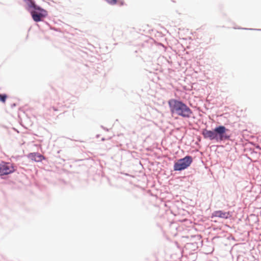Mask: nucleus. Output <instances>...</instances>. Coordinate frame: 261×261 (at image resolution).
<instances>
[{"instance_id":"3","label":"nucleus","mask_w":261,"mask_h":261,"mask_svg":"<svg viewBox=\"0 0 261 261\" xmlns=\"http://www.w3.org/2000/svg\"><path fill=\"white\" fill-rule=\"evenodd\" d=\"M228 129L224 126H219L215 128V132L216 135V140L217 141H222L224 140H228L230 136L226 134V132Z\"/></svg>"},{"instance_id":"1","label":"nucleus","mask_w":261,"mask_h":261,"mask_svg":"<svg viewBox=\"0 0 261 261\" xmlns=\"http://www.w3.org/2000/svg\"><path fill=\"white\" fill-rule=\"evenodd\" d=\"M170 112L184 118H189L193 114L192 111L184 102L174 99L168 101Z\"/></svg>"},{"instance_id":"4","label":"nucleus","mask_w":261,"mask_h":261,"mask_svg":"<svg viewBox=\"0 0 261 261\" xmlns=\"http://www.w3.org/2000/svg\"><path fill=\"white\" fill-rule=\"evenodd\" d=\"M15 170L12 164L4 162L0 163V176L11 174Z\"/></svg>"},{"instance_id":"11","label":"nucleus","mask_w":261,"mask_h":261,"mask_svg":"<svg viewBox=\"0 0 261 261\" xmlns=\"http://www.w3.org/2000/svg\"><path fill=\"white\" fill-rule=\"evenodd\" d=\"M7 98V95L6 94H0V101L2 102L3 103H5Z\"/></svg>"},{"instance_id":"2","label":"nucleus","mask_w":261,"mask_h":261,"mask_svg":"<svg viewBox=\"0 0 261 261\" xmlns=\"http://www.w3.org/2000/svg\"><path fill=\"white\" fill-rule=\"evenodd\" d=\"M192 162V158L190 156H186L183 159L178 160L174 165V171H181L188 168Z\"/></svg>"},{"instance_id":"10","label":"nucleus","mask_w":261,"mask_h":261,"mask_svg":"<svg viewBox=\"0 0 261 261\" xmlns=\"http://www.w3.org/2000/svg\"><path fill=\"white\" fill-rule=\"evenodd\" d=\"M29 6L30 7L33 8L35 10L39 11V12H42V11H45V10L36 5L34 2L32 0H30V4L29 5Z\"/></svg>"},{"instance_id":"12","label":"nucleus","mask_w":261,"mask_h":261,"mask_svg":"<svg viewBox=\"0 0 261 261\" xmlns=\"http://www.w3.org/2000/svg\"><path fill=\"white\" fill-rule=\"evenodd\" d=\"M53 110H54L55 111H57V110H58L57 109H56V108H54V107L53 108Z\"/></svg>"},{"instance_id":"9","label":"nucleus","mask_w":261,"mask_h":261,"mask_svg":"<svg viewBox=\"0 0 261 261\" xmlns=\"http://www.w3.org/2000/svg\"><path fill=\"white\" fill-rule=\"evenodd\" d=\"M109 4L114 5L118 4L120 6L124 5V2L122 0H105Z\"/></svg>"},{"instance_id":"6","label":"nucleus","mask_w":261,"mask_h":261,"mask_svg":"<svg viewBox=\"0 0 261 261\" xmlns=\"http://www.w3.org/2000/svg\"><path fill=\"white\" fill-rule=\"evenodd\" d=\"M230 216L229 212H223L222 211H215L212 214V217H219L223 219H227Z\"/></svg>"},{"instance_id":"8","label":"nucleus","mask_w":261,"mask_h":261,"mask_svg":"<svg viewBox=\"0 0 261 261\" xmlns=\"http://www.w3.org/2000/svg\"><path fill=\"white\" fill-rule=\"evenodd\" d=\"M29 158L35 162H41L44 159L43 156L38 153H31L29 154Z\"/></svg>"},{"instance_id":"5","label":"nucleus","mask_w":261,"mask_h":261,"mask_svg":"<svg viewBox=\"0 0 261 261\" xmlns=\"http://www.w3.org/2000/svg\"><path fill=\"white\" fill-rule=\"evenodd\" d=\"M31 14L33 20L36 22L42 20V19L47 16V11H42V12H38L37 11H32Z\"/></svg>"},{"instance_id":"7","label":"nucleus","mask_w":261,"mask_h":261,"mask_svg":"<svg viewBox=\"0 0 261 261\" xmlns=\"http://www.w3.org/2000/svg\"><path fill=\"white\" fill-rule=\"evenodd\" d=\"M215 134V130L212 131L207 129H203L202 133L204 138H208L211 140H216V135Z\"/></svg>"}]
</instances>
